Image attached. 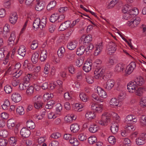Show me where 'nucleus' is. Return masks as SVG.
<instances>
[{"instance_id":"obj_1","label":"nucleus","mask_w":146,"mask_h":146,"mask_svg":"<svg viewBox=\"0 0 146 146\" xmlns=\"http://www.w3.org/2000/svg\"><path fill=\"white\" fill-rule=\"evenodd\" d=\"M46 23L45 19L42 18L40 20L39 18H37L35 19L33 24V28L34 29H37L39 27L42 29L45 27Z\"/></svg>"},{"instance_id":"obj_2","label":"nucleus","mask_w":146,"mask_h":146,"mask_svg":"<svg viewBox=\"0 0 146 146\" xmlns=\"http://www.w3.org/2000/svg\"><path fill=\"white\" fill-rule=\"evenodd\" d=\"M106 49L108 53L110 55H112L116 50L117 45L115 43L111 42L107 45Z\"/></svg>"},{"instance_id":"obj_3","label":"nucleus","mask_w":146,"mask_h":146,"mask_svg":"<svg viewBox=\"0 0 146 146\" xmlns=\"http://www.w3.org/2000/svg\"><path fill=\"white\" fill-rule=\"evenodd\" d=\"M108 113L107 112L104 113L102 115L101 119L96 121V122L103 126L107 125L108 117Z\"/></svg>"},{"instance_id":"obj_4","label":"nucleus","mask_w":146,"mask_h":146,"mask_svg":"<svg viewBox=\"0 0 146 146\" xmlns=\"http://www.w3.org/2000/svg\"><path fill=\"white\" fill-rule=\"evenodd\" d=\"M141 21L140 18L137 17L134 19H131L130 21H128L126 23L127 25L130 27L133 28L136 27L140 23Z\"/></svg>"},{"instance_id":"obj_5","label":"nucleus","mask_w":146,"mask_h":146,"mask_svg":"<svg viewBox=\"0 0 146 146\" xmlns=\"http://www.w3.org/2000/svg\"><path fill=\"white\" fill-rule=\"evenodd\" d=\"M146 141V133L140 134L139 137L136 139V142L138 145H142L145 144Z\"/></svg>"},{"instance_id":"obj_6","label":"nucleus","mask_w":146,"mask_h":146,"mask_svg":"<svg viewBox=\"0 0 146 146\" xmlns=\"http://www.w3.org/2000/svg\"><path fill=\"white\" fill-rule=\"evenodd\" d=\"M21 66V64L17 63L14 66L13 75L14 77H19L23 73V71L20 69Z\"/></svg>"},{"instance_id":"obj_7","label":"nucleus","mask_w":146,"mask_h":146,"mask_svg":"<svg viewBox=\"0 0 146 146\" xmlns=\"http://www.w3.org/2000/svg\"><path fill=\"white\" fill-rule=\"evenodd\" d=\"M91 109L96 112L100 113L103 109V106L102 104H97L95 103L91 104Z\"/></svg>"},{"instance_id":"obj_8","label":"nucleus","mask_w":146,"mask_h":146,"mask_svg":"<svg viewBox=\"0 0 146 146\" xmlns=\"http://www.w3.org/2000/svg\"><path fill=\"white\" fill-rule=\"evenodd\" d=\"M137 86L133 81L129 82L127 85V89L128 92L131 93H134Z\"/></svg>"},{"instance_id":"obj_9","label":"nucleus","mask_w":146,"mask_h":146,"mask_svg":"<svg viewBox=\"0 0 146 146\" xmlns=\"http://www.w3.org/2000/svg\"><path fill=\"white\" fill-rule=\"evenodd\" d=\"M136 66L135 62H132L127 66L125 70L126 74L129 75L131 74L135 68Z\"/></svg>"},{"instance_id":"obj_10","label":"nucleus","mask_w":146,"mask_h":146,"mask_svg":"<svg viewBox=\"0 0 146 146\" xmlns=\"http://www.w3.org/2000/svg\"><path fill=\"white\" fill-rule=\"evenodd\" d=\"M138 121L137 117L133 115H127L125 119V122L126 123H137Z\"/></svg>"},{"instance_id":"obj_11","label":"nucleus","mask_w":146,"mask_h":146,"mask_svg":"<svg viewBox=\"0 0 146 146\" xmlns=\"http://www.w3.org/2000/svg\"><path fill=\"white\" fill-rule=\"evenodd\" d=\"M103 48V46L102 42L98 43L96 44L95 47L94 55L95 56H97L100 54L102 52Z\"/></svg>"},{"instance_id":"obj_12","label":"nucleus","mask_w":146,"mask_h":146,"mask_svg":"<svg viewBox=\"0 0 146 146\" xmlns=\"http://www.w3.org/2000/svg\"><path fill=\"white\" fill-rule=\"evenodd\" d=\"M115 84L114 80L109 79L107 80L106 84L104 85V87L107 90H110L113 87Z\"/></svg>"},{"instance_id":"obj_13","label":"nucleus","mask_w":146,"mask_h":146,"mask_svg":"<svg viewBox=\"0 0 146 146\" xmlns=\"http://www.w3.org/2000/svg\"><path fill=\"white\" fill-rule=\"evenodd\" d=\"M97 93L99 96L102 98H106L107 97V94L106 91L101 88L98 86L96 88Z\"/></svg>"},{"instance_id":"obj_14","label":"nucleus","mask_w":146,"mask_h":146,"mask_svg":"<svg viewBox=\"0 0 146 146\" xmlns=\"http://www.w3.org/2000/svg\"><path fill=\"white\" fill-rule=\"evenodd\" d=\"M17 19V15L16 13L14 12L12 13L9 16V21L13 25L16 23Z\"/></svg>"},{"instance_id":"obj_15","label":"nucleus","mask_w":146,"mask_h":146,"mask_svg":"<svg viewBox=\"0 0 146 146\" xmlns=\"http://www.w3.org/2000/svg\"><path fill=\"white\" fill-rule=\"evenodd\" d=\"M125 68V65L122 63H119L115 66L114 71L117 73H120L123 71Z\"/></svg>"},{"instance_id":"obj_16","label":"nucleus","mask_w":146,"mask_h":146,"mask_svg":"<svg viewBox=\"0 0 146 146\" xmlns=\"http://www.w3.org/2000/svg\"><path fill=\"white\" fill-rule=\"evenodd\" d=\"M20 134L22 136L25 137H27L31 135L30 130L26 127L22 128L20 131Z\"/></svg>"},{"instance_id":"obj_17","label":"nucleus","mask_w":146,"mask_h":146,"mask_svg":"<svg viewBox=\"0 0 146 146\" xmlns=\"http://www.w3.org/2000/svg\"><path fill=\"white\" fill-rule=\"evenodd\" d=\"M71 22L69 21H67L62 23L60 25L59 29L60 31H64L68 28H70Z\"/></svg>"},{"instance_id":"obj_18","label":"nucleus","mask_w":146,"mask_h":146,"mask_svg":"<svg viewBox=\"0 0 146 146\" xmlns=\"http://www.w3.org/2000/svg\"><path fill=\"white\" fill-rule=\"evenodd\" d=\"M11 98L12 100L15 103L19 102L22 99L20 94L17 92L13 93L11 95Z\"/></svg>"},{"instance_id":"obj_19","label":"nucleus","mask_w":146,"mask_h":146,"mask_svg":"<svg viewBox=\"0 0 146 146\" xmlns=\"http://www.w3.org/2000/svg\"><path fill=\"white\" fill-rule=\"evenodd\" d=\"M92 62H86L84 64L82 68L83 70L86 72H89L92 69Z\"/></svg>"},{"instance_id":"obj_20","label":"nucleus","mask_w":146,"mask_h":146,"mask_svg":"<svg viewBox=\"0 0 146 146\" xmlns=\"http://www.w3.org/2000/svg\"><path fill=\"white\" fill-rule=\"evenodd\" d=\"M76 116L74 114H68L64 117V120L67 123H71L73 120H75L76 119Z\"/></svg>"},{"instance_id":"obj_21","label":"nucleus","mask_w":146,"mask_h":146,"mask_svg":"<svg viewBox=\"0 0 146 146\" xmlns=\"http://www.w3.org/2000/svg\"><path fill=\"white\" fill-rule=\"evenodd\" d=\"M77 43L76 41H72L69 42L67 44V48L70 50H74L76 47Z\"/></svg>"},{"instance_id":"obj_22","label":"nucleus","mask_w":146,"mask_h":146,"mask_svg":"<svg viewBox=\"0 0 146 146\" xmlns=\"http://www.w3.org/2000/svg\"><path fill=\"white\" fill-rule=\"evenodd\" d=\"M86 118L88 120H91L96 117V115L94 112L91 111H87L85 114Z\"/></svg>"},{"instance_id":"obj_23","label":"nucleus","mask_w":146,"mask_h":146,"mask_svg":"<svg viewBox=\"0 0 146 146\" xmlns=\"http://www.w3.org/2000/svg\"><path fill=\"white\" fill-rule=\"evenodd\" d=\"M15 33V31H13L9 37L8 40V43L9 45L11 44L13 46L14 43V41L16 38Z\"/></svg>"},{"instance_id":"obj_24","label":"nucleus","mask_w":146,"mask_h":146,"mask_svg":"<svg viewBox=\"0 0 146 146\" xmlns=\"http://www.w3.org/2000/svg\"><path fill=\"white\" fill-rule=\"evenodd\" d=\"M80 129V126L77 123H74L70 126V129L72 132L76 133L78 132Z\"/></svg>"},{"instance_id":"obj_25","label":"nucleus","mask_w":146,"mask_h":146,"mask_svg":"<svg viewBox=\"0 0 146 146\" xmlns=\"http://www.w3.org/2000/svg\"><path fill=\"white\" fill-rule=\"evenodd\" d=\"M109 104L110 105L120 107L121 105L119 104V101L115 98H112L110 100Z\"/></svg>"},{"instance_id":"obj_26","label":"nucleus","mask_w":146,"mask_h":146,"mask_svg":"<svg viewBox=\"0 0 146 146\" xmlns=\"http://www.w3.org/2000/svg\"><path fill=\"white\" fill-rule=\"evenodd\" d=\"M26 51L25 47L23 45H21L18 49V52L19 54L23 57L26 54Z\"/></svg>"},{"instance_id":"obj_27","label":"nucleus","mask_w":146,"mask_h":146,"mask_svg":"<svg viewBox=\"0 0 146 146\" xmlns=\"http://www.w3.org/2000/svg\"><path fill=\"white\" fill-rule=\"evenodd\" d=\"M44 3L42 1H40L36 4L35 9L37 11H41L44 8Z\"/></svg>"},{"instance_id":"obj_28","label":"nucleus","mask_w":146,"mask_h":146,"mask_svg":"<svg viewBox=\"0 0 146 146\" xmlns=\"http://www.w3.org/2000/svg\"><path fill=\"white\" fill-rule=\"evenodd\" d=\"M133 82L135 83L136 85L141 86L144 83L143 78L141 76L137 77Z\"/></svg>"},{"instance_id":"obj_29","label":"nucleus","mask_w":146,"mask_h":146,"mask_svg":"<svg viewBox=\"0 0 146 146\" xmlns=\"http://www.w3.org/2000/svg\"><path fill=\"white\" fill-rule=\"evenodd\" d=\"M99 128V127L97 125L95 124H93L90 125L89 130L91 133H94L98 131Z\"/></svg>"},{"instance_id":"obj_30","label":"nucleus","mask_w":146,"mask_h":146,"mask_svg":"<svg viewBox=\"0 0 146 146\" xmlns=\"http://www.w3.org/2000/svg\"><path fill=\"white\" fill-rule=\"evenodd\" d=\"M39 56V54L37 52H35L33 54L31 60L33 63L36 64L38 62Z\"/></svg>"},{"instance_id":"obj_31","label":"nucleus","mask_w":146,"mask_h":146,"mask_svg":"<svg viewBox=\"0 0 146 146\" xmlns=\"http://www.w3.org/2000/svg\"><path fill=\"white\" fill-rule=\"evenodd\" d=\"M132 7V5L131 4L127 3L123 7L122 9V12L123 13L129 12L131 9Z\"/></svg>"},{"instance_id":"obj_32","label":"nucleus","mask_w":146,"mask_h":146,"mask_svg":"<svg viewBox=\"0 0 146 146\" xmlns=\"http://www.w3.org/2000/svg\"><path fill=\"white\" fill-rule=\"evenodd\" d=\"M145 91V88L140 87L138 88H137L134 94H135L137 96H142Z\"/></svg>"},{"instance_id":"obj_33","label":"nucleus","mask_w":146,"mask_h":146,"mask_svg":"<svg viewBox=\"0 0 146 146\" xmlns=\"http://www.w3.org/2000/svg\"><path fill=\"white\" fill-rule=\"evenodd\" d=\"M30 83L27 81H24L23 84H20L19 88L21 90H23L26 89L29 86Z\"/></svg>"},{"instance_id":"obj_34","label":"nucleus","mask_w":146,"mask_h":146,"mask_svg":"<svg viewBox=\"0 0 146 146\" xmlns=\"http://www.w3.org/2000/svg\"><path fill=\"white\" fill-rule=\"evenodd\" d=\"M47 56V52L46 50H44L42 51L40 54V60L41 61H44Z\"/></svg>"},{"instance_id":"obj_35","label":"nucleus","mask_w":146,"mask_h":146,"mask_svg":"<svg viewBox=\"0 0 146 146\" xmlns=\"http://www.w3.org/2000/svg\"><path fill=\"white\" fill-rule=\"evenodd\" d=\"M112 117L114 119L116 120L117 121H119L120 120V118L118 114L116 113L111 112L108 114V116H109Z\"/></svg>"},{"instance_id":"obj_36","label":"nucleus","mask_w":146,"mask_h":146,"mask_svg":"<svg viewBox=\"0 0 146 146\" xmlns=\"http://www.w3.org/2000/svg\"><path fill=\"white\" fill-rule=\"evenodd\" d=\"M65 52L64 48V47H61L59 48L58 50V55L59 58H62L64 55Z\"/></svg>"},{"instance_id":"obj_37","label":"nucleus","mask_w":146,"mask_h":146,"mask_svg":"<svg viewBox=\"0 0 146 146\" xmlns=\"http://www.w3.org/2000/svg\"><path fill=\"white\" fill-rule=\"evenodd\" d=\"M69 141L73 146H77L79 144V142L77 139L74 137H72L70 139Z\"/></svg>"},{"instance_id":"obj_38","label":"nucleus","mask_w":146,"mask_h":146,"mask_svg":"<svg viewBox=\"0 0 146 146\" xmlns=\"http://www.w3.org/2000/svg\"><path fill=\"white\" fill-rule=\"evenodd\" d=\"M56 1L54 0L50 1L47 7V9L50 11L52 10L56 6Z\"/></svg>"},{"instance_id":"obj_39","label":"nucleus","mask_w":146,"mask_h":146,"mask_svg":"<svg viewBox=\"0 0 146 146\" xmlns=\"http://www.w3.org/2000/svg\"><path fill=\"white\" fill-rule=\"evenodd\" d=\"M34 91V87L32 86H29L27 90L26 94L28 96H31L33 94Z\"/></svg>"},{"instance_id":"obj_40","label":"nucleus","mask_w":146,"mask_h":146,"mask_svg":"<svg viewBox=\"0 0 146 146\" xmlns=\"http://www.w3.org/2000/svg\"><path fill=\"white\" fill-rule=\"evenodd\" d=\"M85 79L86 82L89 84H91L94 82V77L90 75L87 74L86 76Z\"/></svg>"},{"instance_id":"obj_41","label":"nucleus","mask_w":146,"mask_h":146,"mask_svg":"<svg viewBox=\"0 0 146 146\" xmlns=\"http://www.w3.org/2000/svg\"><path fill=\"white\" fill-rule=\"evenodd\" d=\"M55 102L53 100L48 102L45 106V108L48 109L52 108L55 106Z\"/></svg>"},{"instance_id":"obj_42","label":"nucleus","mask_w":146,"mask_h":146,"mask_svg":"<svg viewBox=\"0 0 146 146\" xmlns=\"http://www.w3.org/2000/svg\"><path fill=\"white\" fill-rule=\"evenodd\" d=\"M85 50H86L84 46H81L77 48L76 53L78 55H81L83 54Z\"/></svg>"},{"instance_id":"obj_43","label":"nucleus","mask_w":146,"mask_h":146,"mask_svg":"<svg viewBox=\"0 0 146 146\" xmlns=\"http://www.w3.org/2000/svg\"><path fill=\"white\" fill-rule=\"evenodd\" d=\"M17 139L15 137H10L9 140V144L12 146H15L17 144Z\"/></svg>"},{"instance_id":"obj_44","label":"nucleus","mask_w":146,"mask_h":146,"mask_svg":"<svg viewBox=\"0 0 146 146\" xmlns=\"http://www.w3.org/2000/svg\"><path fill=\"white\" fill-rule=\"evenodd\" d=\"M46 113V111L44 110H43L41 113L39 115H35V119L37 120H42L44 117Z\"/></svg>"},{"instance_id":"obj_45","label":"nucleus","mask_w":146,"mask_h":146,"mask_svg":"<svg viewBox=\"0 0 146 146\" xmlns=\"http://www.w3.org/2000/svg\"><path fill=\"white\" fill-rule=\"evenodd\" d=\"M79 97L80 99L82 101L84 102H86L87 101L88 99V97L85 93L83 92L80 93Z\"/></svg>"},{"instance_id":"obj_46","label":"nucleus","mask_w":146,"mask_h":146,"mask_svg":"<svg viewBox=\"0 0 146 146\" xmlns=\"http://www.w3.org/2000/svg\"><path fill=\"white\" fill-rule=\"evenodd\" d=\"M7 127L9 128H11L14 127L15 125V121L13 119H9L7 121Z\"/></svg>"},{"instance_id":"obj_47","label":"nucleus","mask_w":146,"mask_h":146,"mask_svg":"<svg viewBox=\"0 0 146 146\" xmlns=\"http://www.w3.org/2000/svg\"><path fill=\"white\" fill-rule=\"evenodd\" d=\"M12 78L11 80V84L13 86H17L19 83L20 81L17 79V76Z\"/></svg>"},{"instance_id":"obj_48","label":"nucleus","mask_w":146,"mask_h":146,"mask_svg":"<svg viewBox=\"0 0 146 146\" xmlns=\"http://www.w3.org/2000/svg\"><path fill=\"white\" fill-rule=\"evenodd\" d=\"M118 125L113 124L111 126V130L112 133H116L118 131Z\"/></svg>"},{"instance_id":"obj_49","label":"nucleus","mask_w":146,"mask_h":146,"mask_svg":"<svg viewBox=\"0 0 146 146\" xmlns=\"http://www.w3.org/2000/svg\"><path fill=\"white\" fill-rule=\"evenodd\" d=\"M16 111L17 113L20 115H23L25 113L24 109L22 106H19L17 108Z\"/></svg>"},{"instance_id":"obj_50","label":"nucleus","mask_w":146,"mask_h":146,"mask_svg":"<svg viewBox=\"0 0 146 146\" xmlns=\"http://www.w3.org/2000/svg\"><path fill=\"white\" fill-rule=\"evenodd\" d=\"M139 121L141 125L143 126H146V116L143 115L140 118Z\"/></svg>"},{"instance_id":"obj_51","label":"nucleus","mask_w":146,"mask_h":146,"mask_svg":"<svg viewBox=\"0 0 146 146\" xmlns=\"http://www.w3.org/2000/svg\"><path fill=\"white\" fill-rule=\"evenodd\" d=\"M74 106L75 111H80L82 110L81 109L84 107V105L83 104L76 103L74 105Z\"/></svg>"},{"instance_id":"obj_52","label":"nucleus","mask_w":146,"mask_h":146,"mask_svg":"<svg viewBox=\"0 0 146 146\" xmlns=\"http://www.w3.org/2000/svg\"><path fill=\"white\" fill-rule=\"evenodd\" d=\"M27 126L31 129H34L35 126V123L32 121H27Z\"/></svg>"},{"instance_id":"obj_53","label":"nucleus","mask_w":146,"mask_h":146,"mask_svg":"<svg viewBox=\"0 0 146 146\" xmlns=\"http://www.w3.org/2000/svg\"><path fill=\"white\" fill-rule=\"evenodd\" d=\"M97 141L96 137L94 136H90L88 139V143L90 144H92L96 143Z\"/></svg>"},{"instance_id":"obj_54","label":"nucleus","mask_w":146,"mask_h":146,"mask_svg":"<svg viewBox=\"0 0 146 146\" xmlns=\"http://www.w3.org/2000/svg\"><path fill=\"white\" fill-rule=\"evenodd\" d=\"M92 36L91 35H87L84 38L83 43H88L92 41Z\"/></svg>"},{"instance_id":"obj_55","label":"nucleus","mask_w":146,"mask_h":146,"mask_svg":"<svg viewBox=\"0 0 146 146\" xmlns=\"http://www.w3.org/2000/svg\"><path fill=\"white\" fill-rule=\"evenodd\" d=\"M53 97V95L52 94H49V93H46L44 94L43 97V100L46 101L48 100L51 98Z\"/></svg>"},{"instance_id":"obj_56","label":"nucleus","mask_w":146,"mask_h":146,"mask_svg":"<svg viewBox=\"0 0 146 146\" xmlns=\"http://www.w3.org/2000/svg\"><path fill=\"white\" fill-rule=\"evenodd\" d=\"M58 18V15L57 14H53L50 17V22L54 23L55 22Z\"/></svg>"},{"instance_id":"obj_57","label":"nucleus","mask_w":146,"mask_h":146,"mask_svg":"<svg viewBox=\"0 0 146 146\" xmlns=\"http://www.w3.org/2000/svg\"><path fill=\"white\" fill-rule=\"evenodd\" d=\"M75 56V54L73 53H68L66 56V58L70 61L73 60Z\"/></svg>"},{"instance_id":"obj_58","label":"nucleus","mask_w":146,"mask_h":146,"mask_svg":"<svg viewBox=\"0 0 146 146\" xmlns=\"http://www.w3.org/2000/svg\"><path fill=\"white\" fill-rule=\"evenodd\" d=\"M57 115L54 112L50 111L48 114V117L49 119H54L57 117Z\"/></svg>"},{"instance_id":"obj_59","label":"nucleus","mask_w":146,"mask_h":146,"mask_svg":"<svg viewBox=\"0 0 146 146\" xmlns=\"http://www.w3.org/2000/svg\"><path fill=\"white\" fill-rule=\"evenodd\" d=\"M78 138L81 141H84L86 140L87 137L85 134L83 133L80 134L78 136Z\"/></svg>"},{"instance_id":"obj_60","label":"nucleus","mask_w":146,"mask_h":146,"mask_svg":"<svg viewBox=\"0 0 146 146\" xmlns=\"http://www.w3.org/2000/svg\"><path fill=\"white\" fill-rule=\"evenodd\" d=\"M116 62L115 59L113 57H111L109 58L108 64V66H113Z\"/></svg>"},{"instance_id":"obj_61","label":"nucleus","mask_w":146,"mask_h":146,"mask_svg":"<svg viewBox=\"0 0 146 146\" xmlns=\"http://www.w3.org/2000/svg\"><path fill=\"white\" fill-rule=\"evenodd\" d=\"M130 14L132 15H137L139 13V11L138 9L137 8H134L131 9L130 11L129 12Z\"/></svg>"},{"instance_id":"obj_62","label":"nucleus","mask_w":146,"mask_h":146,"mask_svg":"<svg viewBox=\"0 0 146 146\" xmlns=\"http://www.w3.org/2000/svg\"><path fill=\"white\" fill-rule=\"evenodd\" d=\"M38 46V41L37 40H34L32 43L31 45V48L33 50L36 49Z\"/></svg>"},{"instance_id":"obj_63","label":"nucleus","mask_w":146,"mask_h":146,"mask_svg":"<svg viewBox=\"0 0 146 146\" xmlns=\"http://www.w3.org/2000/svg\"><path fill=\"white\" fill-rule=\"evenodd\" d=\"M140 105L143 108L146 107V97L142 98L140 101Z\"/></svg>"},{"instance_id":"obj_64","label":"nucleus","mask_w":146,"mask_h":146,"mask_svg":"<svg viewBox=\"0 0 146 146\" xmlns=\"http://www.w3.org/2000/svg\"><path fill=\"white\" fill-rule=\"evenodd\" d=\"M4 90L7 94H9L12 91V88L10 86L8 85H7L4 87Z\"/></svg>"}]
</instances>
